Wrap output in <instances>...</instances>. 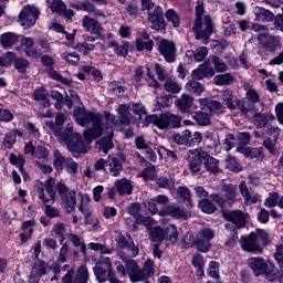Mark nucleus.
<instances>
[{"instance_id":"nucleus-56","label":"nucleus","mask_w":283,"mask_h":283,"mask_svg":"<svg viewBox=\"0 0 283 283\" xmlns=\"http://www.w3.org/2000/svg\"><path fill=\"white\" fill-rule=\"evenodd\" d=\"M165 18L168 23H171L172 28H180V14L176 12L174 9H168L165 12Z\"/></svg>"},{"instance_id":"nucleus-34","label":"nucleus","mask_w":283,"mask_h":283,"mask_svg":"<svg viewBox=\"0 0 283 283\" xmlns=\"http://www.w3.org/2000/svg\"><path fill=\"white\" fill-rule=\"evenodd\" d=\"M21 45L24 48V53L31 59H39L41 52L34 48V39L22 38Z\"/></svg>"},{"instance_id":"nucleus-3","label":"nucleus","mask_w":283,"mask_h":283,"mask_svg":"<svg viewBox=\"0 0 283 283\" xmlns=\"http://www.w3.org/2000/svg\"><path fill=\"white\" fill-rule=\"evenodd\" d=\"M56 192L66 213H74L76 211V190L71 189L63 181H59Z\"/></svg>"},{"instance_id":"nucleus-18","label":"nucleus","mask_w":283,"mask_h":283,"mask_svg":"<svg viewBox=\"0 0 283 283\" xmlns=\"http://www.w3.org/2000/svg\"><path fill=\"white\" fill-rule=\"evenodd\" d=\"M38 198L44 205V216H46V218H61V210L50 205L52 200L43 193V186H39L38 188Z\"/></svg>"},{"instance_id":"nucleus-19","label":"nucleus","mask_w":283,"mask_h":283,"mask_svg":"<svg viewBox=\"0 0 283 283\" xmlns=\"http://www.w3.org/2000/svg\"><path fill=\"white\" fill-rule=\"evenodd\" d=\"M117 247L119 249H126L127 251H130L132 258H136L140 251L138 247L134 243V239L130 234L123 235V233H119L116 239Z\"/></svg>"},{"instance_id":"nucleus-45","label":"nucleus","mask_w":283,"mask_h":283,"mask_svg":"<svg viewBox=\"0 0 283 283\" xmlns=\"http://www.w3.org/2000/svg\"><path fill=\"white\" fill-rule=\"evenodd\" d=\"M214 85H233L235 83V76L231 73L219 74L213 77Z\"/></svg>"},{"instance_id":"nucleus-57","label":"nucleus","mask_w":283,"mask_h":283,"mask_svg":"<svg viewBox=\"0 0 283 283\" xmlns=\"http://www.w3.org/2000/svg\"><path fill=\"white\" fill-rule=\"evenodd\" d=\"M114 138V135L106 134V137L101 139L98 142L99 149L103 154H107L109 149H114V142L112 139Z\"/></svg>"},{"instance_id":"nucleus-1","label":"nucleus","mask_w":283,"mask_h":283,"mask_svg":"<svg viewBox=\"0 0 283 283\" xmlns=\"http://www.w3.org/2000/svg\"><path fill=\"white\" fill-rule=\"evenodd\" d=\"M75 120L81 127H87V129L84 130V138L86 140H96V138H101L103 134L114 136L116 116L111 113H106V128L103 127V116L98 113L78 111L75 115Z\"/></svg>"},{"instance_id":"nucleus-61","label":"nucleus","mask_w":283,"mask_h":283,"mask_svg":"<svg viewBox=\"0 0 283 283\" xmlns=\"http://www.w3.org/2000/svg\"><path fill=\"white\" fill-rule=\"evenodd\" d=\"M226 167L229 169V171H233L234 174L242 171V165H240L234 157H227Z\"/></svg>"},{"instance_id":"nucleus-44","label":"nucleus","mask_w":283,"mask_h":283,"mask_svg":"<svg viewBox=\"0 0 283 283\" xmlns=\"http://www.w3.org/2000/svg\"><path fill=\"white\" fill-rule=\"evenodd\" d=\"M186 90H188V92L193 96H200V94L205 92V86L200 84V82H197L196 78L192 77V80L186 83Z\"/></svg>"},{"instance_id":"nucleus-6","label":"nucleus","mask_w":283,"mask_h":283,"mask_svg":"<svg viewBox=\"0 0 283 283\" xmlns=\"http://www.w3.org/2000/svg\"><path fill=\"white\" fill-rule=\"evenodd\" d=\"M172 143L176 145H185V147H196L202 143V133L195 132L191 134V130L186 129L181 134H175L172 136Z\"/></svg>"},{"instance_id":"nucleus-41","label":"nucleus","mask_w":283,"mask_h":283,"mask_svg":"<svg viewBox=\"0 0 283 283\" xmlns=\"http://www.w3.org/2000/svg\"><path fill=\"white\" fill-rule=\"evenodd\" d=\"M221 101L228 109H235V93L231 90H226L221 94Z\"/></svg>"},{"instance_id":"nucleus-12","label":"nucleus","mask_w":283,"mask_h":283,"mask_svg":"<svg viewBox=\"0 0 283 283\" xmlns=\"http://www.w3.org/2000/svg\"><path fill=\"white\" fill-rule=\"evenodd\" d=\"M148 23H150L151 30L165 32L167 24L165 23L164 12L160 6H156L154 11L148 12Z\"/></svg>"},{"instance_id":"nucleus-43","label":"nucleus","mask_w":283,"mask_h":283,"mask_svg":"<svg viewBox=\"0 0 283 283\" xmlns=\"http://www.w3.org/2000/svg\"><path fill=\"white\" fill-rule=\"evenodd\" d=\"M67 157L63 156V153L59 149L53 150V167L56 171H63V166L67 161Z\"/></svg>"},{"instance_id":"nucleus-25","label":"nucleus","mask_w":283,"mask_h":283,"mask_svg":"<svg viewBox=\"0 0 283 283\" xmlns=\"http://www.w3.org/2000/svg\"><path fill=\"white\" fill-rule=\"evenodd\" d=\"M176 107H178L181 114H193L191 107H193V97L188 94H182L179 98L175 101Z\"/></svg>"},{"instance_id":"nucleus-64","label":"nucleus","mask_w":283,"mask_h":283,"mask_svg":"<svg viewBox=\"0 0 283 283\" xmlns=\"http://www.w3.org/2000/svg\"><path fill=\"white\" fill-rule=\"evenodd\" d=\"M199 208L203 213H216V203L209 199H202L201 202H199Z\"/></svg>"},{"instance_id":"nucleus-10","label":"nucleus","mask_w":283,"mask_h":283,"mask_svg":"<svg viewBox=\"0 0 283 283\" xmlns=\"http://www.w3.org/2000/svg\"><path fill=\"white\" fill-rule=\"evenodd\" d=\"M249 266L254 272V275L258 277L259 275H265L270 282H273L275 280V273L271 272L269 273V264L264 262V259L261 256L258 258H251L249 260Z\"/></svg>"},{"instance_id":"nucleus-58","label":"nucleus","mask_w":283,"mask_h":283,"mask_svg":"<svg viewBox=\"0 0 283 283\" xmlns=\"http://www.w3.org/2000/svg\"><path fill=\"white\" fill-rule=\"evenodd\" d=\"M276 145L277 139L268 137L263 140V147H265V149L269 151V154H271V156H277L280 154L277 147H275Z\"/></svg>"},{"instance_id":"nucleus-29","label":"nucleus","mask_w":283,"mask_h":283,"mask_svg":"<svg viewBox=\"0 0 283 283\" xmlns=\"http://www.w3.org/2000/svg\"><path fill=\"white\" fill-rule=\"evenodd\" d=\"M115 190L120 196H132L134 191V186L132 181L127 178L117 179L114 184Z\"/></svg>"},{"instance_id":"nucleus-54","label":"nucleus","mask_w":283,"mask_h":283,"mask_svg":"<svg viewBox=\"0 0 283 283\" xmlns=\"http://www.w3.org/2000/svg\"><path fill=\"white\" fill-rule=\"evenodd\" d=\"M92 199L87 195H81V205L78 207V211L83 213V216H90L92 213Z\"/></svg>"},{"instance_id":"nucleus-20","label":"nucleus","mask_w":283,"mask_h":283,"mask_svg":"<svg viewBox=\"0 0 283 283\" xmlns=\"http://www.w3.org/2000/svg\"><path fill=\"white\" fill-rule=\"evenodd\" d=\"M39 187H42L43 189V193L49 195V200H51L52 205H54V201L56 200V190H54V187L56 189V180L54 179V177H49L44 184L43 182H38L35 186L36 189V193H39Z\"/></svg>"},{"instance_id":"nucleus-37","label":"nucleus","mask_w":283,"mask_h":283,"mask_svg":"<svg viewBox=\"0 0 283 283\" xmlns=\"http://www.w3.org/2000/svg\"><path fill=\"white\" fill-rule=\"evenodd\" d=\"M117 114L119 116V122L122 125H132L134 115H132V109L128 105H119Z\"/></svg>"},{"instance_id":"nucleus-14","label":"nucleus","mask_w":283,"mask_h":283,"mask_svg":"<svg viewBox=\"0 0 283 283\" xmlns=\"http://www.w3.org/2000/svg\"><path fill=\"white\" fill-rule=\"evenodd\" d=\"M119 258L126 266V273L129 276L130 282H140V276L143 274H140V265L138 264V261L127 258L124 254H119Z\"/></svg>"},{"instance_id":"nucleus-22","label":"nucleus","mask_w":283,"mask_h":283,"mask_svg":"<svg viewBox=\"0 0 283 283\" xmlns=\"http://www.w3.org/2000/svg\"><path fill=\"white\" fill-rule=\"evenodd\" d=\"M49 8L52 12H55L60 17H65L67 20H72V17H74V10L67 9V6L63 3V0L51 1Z\"/></svg>"},{"instance_id":"nucleus-21","label":"nucleus","mask_w":283,"mask_h":283,"mask_svg":"<svg viewBox=\"0 0 283 283\" xmlns=\"http://www.w3.org/2000/svg\"><path fill=\"white\" fill-rule=\"evenodd\" d=\"M191 76L197 81H202L203 78H213V66H210L209 62L206 61L192 71Z\"/></svg>"},{"instance_id":"nucleus-53","label":"nucleus","mask_w":283,"mask_h":283,"mask_svg":"<svg viewBox=\"0 0 283 283\" xmlns=\"http://www.w3.org/2000/svg\"><path fill=\"white\" fill-rule=\"evenodd\" d=\"M193 120H196V123H198L201 127H207V125L211 123V116L205 111H199L195 112Z\"/></svg>"},{"instance_id":"nucleus-4","label":"nucleus","mask_w":283,"mask_h":283,"mask_svg":"<svg viewBox=\"0 0 283 283\" xmlns=\"http://www.w3.org/2000/svg\"><path fill=\"white\" fill-rule=\"evenodd\" d=\"M182 118L175 114H161L159 117H146V123H154L158 129H178Z\"/></svg>"},{"instance_id":"nucleus-51","label":"nucleus","mask_w":283,"mask_h":283,"mask_svg":"<svg viewBox=\"0 0 283 283\" xmlns=\"http://www.w3.org/2000/svg\"><path fill=\"white\" fill-rule=\"evenodd\" d=\"M245 91V98L250 105H255L256 103H260V93L255 91V88L251 87L250 85L244 86Z\"/></svg>"},{"instance_id":"nucleus-5","label":"nucleus","mask_w":283,"mask_h":283,"mask_svg":"<svg viewBox=\"0 0 283 283\" xmlns=\"http://www.w3.org/2000/svg\"><path fill=\"white\" fill-rule=\"evenodd\" d=\"M170 240L172 244L178 241V230L176 226L168 224L164 230L160 227H155L150 231V240L153 242H163V240Z\"/></svg>"},{"instance_id":"nucleus-59","label":"nucleus","mask_w":283,"mask_h":283,"mask_svg":"<svg viewBox=\"0 0 283 283\" xmlns=\"http://www.w3.org/2000/svg\"><path fill=\"white\" fill-rule=\"evenodd\" d=\"M34 158L40 160V163H46L48 158H50V150H48L44 146H38L34 151Z\"/></svg>"},{"instance_id":"nucleus-2","label":"nucleus","mask_w":283,"mask_h":283,"mask_svg":"<svg viewBox=\"0 0 283 283\" xmlns=\"http://www.w3.org/2000/svg\"><path fill=\"white\" fill-rule=\"evenodd\" d=\"M195 23L192 30L195 32V39H202L203 45L209 43V38L213 34V20L211 15H205V3L198 1L195 7Z\"/></svg>"},{"instance_id":"nucleus-7","label":"nucleus","mask_w":283,"mask_h":283,"mask_svg":"<svg viewBox=\"0 0 283 283\" xmlns=\"http://www.w3.org/2000/svg\"><path fill=\"white\" fill-rule=\"evenodd\" d=\"M222 196L220 195H213L212 200L213 202H217L219 207H224V202H228L229 205H233L235 200H238V186L235 185H226L222 188Z\"/></svg>"},{"instance_id":"nucleus-28","label":"nucleus","mask_w":283,"mask_h":283,"mask_svg":"<svg viewBox=\"0 0 283 283\" xmlns=\"http://www.w3.org/2000/svg\"><path fill=\"white\" fill-rule=\"evenodd\" d=\"M70 151H75L76 154H87V146L83 142L81 134H74L71 136L69 144H66Z\"/></svg>"},{"instance_id":"nucleus-46","label":"nucleus","mask_w":283,"mask_h":283,"mask_svg":"<svg viewBox=\"0 0 283 283\" xmlns=\"http://www.w3.org/2000/svg\"><path fill=\"white\" fill-rule=\"evenodd\" d=\"M159 189H168V191H176V180L174 178L159 177L156 182Z\"/></svg>"},{"instance_id":"nucleus-38","label":"nucleus","mask_w":283,"mask_h":283,"mask_svg":"<svg viewBox=\"0 0 283 283\" xmlns=\"http://www.w3.org/2000/svg\"><path fill=\"white\" fill-rule=\"evenodd\" d=\"M239 191L243 198V200L247 202V205H255L258 203V195H251V191H249V187L247 186V182L241 181L239 185Z\"/></svg>"},{"instance_id":"nucleus-24","label":"nucleus","mask_w":283,"mask_h":283,"mask_svg":"<svg viewBox=\"0 0 283 283\" xmlns=\"http://www.w3.org/2000/svg\"><path fill=\"white\" fill-rule=\"evenodd\" d=\"M237 151L245 156V158H251V160H264V148H249L245 146H238Z\"/></svg>"},{"instance_id":"nucleus-62","label":"nucleus","mask_w":283,"mask_h":283,"mask_svg":"<svg viewBox=\"0 0 283 283\" xmlns=\"http://www.w3.org/2000/svg\"><path fill=\"white\" fill-rule=\"evenodd\" d=\"M254 233L256 235V240H261L263 247H269V244L273 242V239H271V235L269 232H266V230L256 229Z\"/></svg>"},{"instance_id":"nucleus-40","label":"nucleus","mask_w":283,"mask_h":283,"mask_svg":"<svg viewBox=\"0 0 283 283\" xmlns=\"http://www.w3.org/2000/svg\"><path fill=\"white\" fill-rule=\"evenodd\" d=\"M69 240L75 249H80V253L84 255V258H87V244H85V241H83V238L78 237V234L70 233Z\"/></svg>"},{"instance_id":"nucleus-30","label":"nucleus","mask_w":283,"mask_h":283,"mask_svg":"<svg viewBox=\"0 0 283 283\" xmlns=\"http://www.w3.org/2000/svg\"><path fill=\"white\" fill-rule=\"evenodd\" d=\"M273 120L275 117L269 113H255L252 117V123L258 129H264Z\"/></svg>"},{"instance_id":"nucleus-17","label":"nucleus","mask_w":283,"mask_h":283,"mask_svg":"<svg viewBox=\"0 0 283 283\" xmlns=\"http://www.w3.org/2000/svg\"><path fill=\"white\" fill-rule=\"evenodd\" d=\"M159 216H170L171 218H176V220H187L191 214L189 211L180 208L178 203H172L159 210Z\"/></svg>"},{"instance_id":"nucleus-42","label":"nucleus","mask_w":283,"mask_h":283,"mask_svg":"<svg viewBox=\"0 0 283 283\" xmlns=\"http://www.w3.org/2000/svg\"><path fill=\"white\" fill-rule=\"evenodd\" d=\"M203 167L209 174H218L220 171V161L207 153V157L205 158Z\"/></svg>"},{"instance_id":"nucleus-52","label":"nucleus","mask_w":283,"mask_h":283,"mask_svg":"<svg viewBox=\"0 0 283 283\" xmlns=\"http://www.w3.org/2000/svg\"><path fill=\"white\" fill-rule=\"evenodd\" d=\"M135 48L137 52H151L154 50V40H135Z\"/></svg>"},{"instance_id":"nucleus-35","label":"nucleus","mask_w":283,"mask_h":283,"mask_svg":"<svg viewBox=\"0 0 283 283\" xmlns=\"http://www.w3.org/2000/svg\"><path fill=\"white\" fill-rule=\"evenodd\" d=\"M19 43V35L14 32H7L0 35V44L4 50H10Z\"/></svg>"},{"instance_id":"nucleus-27","label":"nucleus","mask_w":283,"mask_h":283,"mask_svg":"<svg viewBox=\"0 0 283 283\" xmlns=\"http://www.w3.org/2000/svg\"><path fill=\"white\" fill-rule=\"evenodd\" d=\"M106 171L114 178H118L120 171H123V161H120V158L108 156L106 159Z\"/></svg>"},{"instance_id":"nucleus-26","label":"nucleus","mask_w":283,"mask_h":283,"mask_svg":"<svg viewBox=\"0 0 283 283\" xmlns=\"http://www.w3.org/2000/svg\"><path fill=\"white\" fill-rule=\"evenodd\" d=\"M199 107L202 112L210 111V114H222V104L218 101L209 99V98H199L198 99Z\"/></svg>"},{"instance_id":"nucleus-23","label":"nucleus","mask_w":283,"mask_h":283,"mask_svg":"<svg viewBox=\"0 0 283 283\" xmlns=\"http://www.w3.org/2000/svg\"><path fill=\"white\" fill-rule=\"evenodd\" d=\"M82 28L86 30V32H91V34L101 35L105 32V29L101 25L96 19L91 18L90 15H84L82 19Z\"/></svg>"},{"instance_id":"nucleus-47","label":"nucleus","mask_w":283,"mask_h":283,"mask_svg":"<svg viewBox=\"0 0 283 283\" xmlns=\"http://www.w3.org/2000/svg\"><path fill=\"white\" fill-rule=\"evenodd\" d=\"M177 193L180 200H182V202H185L187 207H193V201L191 200V190H189L187 186H179L177 189Z\"/></svg>"},{"instance_id":"nucleus-9","label":"nucleus","mask_w":283,"mask_h":283,"mask_svg":"<svg viewBox=\"0 0 283 283\" xmlns=\"http://www.w3.org/2000/svg\"><path fill=\"white\" fill-rule=\"evenodd\" d=\"M239 244L243 251H247V253L262 254L264 252L262 245L258 243V235H255V232H251L249 235H242Z\"/></svg>"},{"instance_id":"nucleus-63","label":"nucleus","mask_w":283,"mask_h":283,"mask_svg":"<svg viewBox=\"0 0 283 283\" xmlns=\"http://www.w3.org/2000/svg\"><path fill=\"white\" fill-rule=\"evenodd\" d=\"M94 275L99 283H105L107 280H109V276L107 274V270L101 268V265H96L93 268Z\"/></svg>"},{"instance_id":"nucleus-39","label":"nucleus","mask_w":283,"mask_h":283,"mask_svg":"<svg viewBox=\"0 0 283 283\" xmlns=\"http://www.w3.org/2000/svg\"><path fill=\"white\" fill-rule=\"evenodd\" d=\"M33 101H36L43 107H50V99L48 98V90L45 87L36 88L32 94Z\"/></svg>"},{"instance_id":"nucleus-48","label":"nucleus","mask_w":283,"mask_h":283,"mask_svg":"<svg viewBox=\"0 0 283 283\" xmlns=\"http://www.w3.org/2000/svg\"><path fill=\"white\" fill-rule=\"evenodd\" d=\"M46 125L54 129V136H56L60 143H66L69 145L70 140L72 139V135L67 130H59L54 128V122H49Z\"/></svg>"},{"instance_id":"nucleus-32","label":"nucleus","mask_w":283,"mask_h":283,"mask_svg":"<svg viewBox=\"0 0 283 283\" xmlns=\"http://www.w3.org/2000/svg\"><path fill=\"white\" fill-rule=\"evenodd\" d=\"M207 61L209 63V66H212L214 75L216 72L218 74H224V72H228L229 70V66L227 65V63H224V60L220 59V56L218 55H210Z\"/></svg>"},{"instance_id":"nucleus-36","label":"nucleus","mask_w":283,"mask_h":283,"mask_svg":"<svg viewBox=\"0 0 283 283\" xmlns=\"http://www.w3.org/2000/svg\"><path fill=\"white\" fill-rule=\"evenodd\" d=\"M154 273H156V270L154 269V261L148 259L146 260V262L144 263L143 269H139V282H145V283H149V277H151V275H154Z\"/></svg>"},{"instance_id":"nucleus-49","label":"nucleus","mask_w":283,"mask_h":283,"mask_svg":"<svg viewBox=\"0 0 283 283\" xmlns=\"http://www.w3.org/2000/svg\"><path fill=\"white\" fill-rule=\"evenodd\" d=\"M164 90L169 94H180L182 86H180V84H178L176 80L168 77L167 80H165Z\"/></svg>"},{"instance_id":"nucleus-11","label":"nucleus","mask_w":283,"mask_h":283,"mask_svg":"<svg viewBox=\"0 0 283 283\" xmlns=\"http://www.w3.org/2000/svg\"><path fill=\"white\" fill-rule=\"evenodd\" d=\"M224 220L228 222H232L234 224L237 231L238 229H244L247 227L250 216L247 212H243L242 210H231L229 212H226L223 214Z\"/></svg>"},{"instance_id":"nucleus-8","label":"nucleus","mask_w":283,"mask_h":283,"mask_svg":"<svg viewBox=\"0 0 283 283\" xmlns=\"http://www.w3.org/2000/svg\"><path fill=\"white\" fill-rule=\"evenodd\" d=\"M90 282V271L85 265H81L76 272L74 269L67 270L62 277V283H87Z\"/></svg>"},{"instance_id":"nucleus-15","label":"nucleus","mask_w":283,"mask_h":283,"mask_svg":"<svg viewBox=\"0 0 283 283\" xmlns=\"http://www.w3.org/2000/svg\"><path fill=\"white\" fill-rule=\"evenodd\" d=\"M158 52L164 56L166 63H176V44L169 40H160L158 43Z\"/></svg>"},{"instance_id":"nucleus-55","label":"nucleus","mask_w":283,"mask_h":283,"mask_svg":"<svg viewBox=\"0 0 283 283\" xmlns=\"http://www.w3.org/2000/svg\"><path fill=\"white\" fill-rule=\"evenodd\" d=\"M195 244L197 247V251H200L201 253H209V251H211V241H209V239L197 235Z\"/></svg>"},{"instance_id":"nucleus-16","label":"nucleus","mask_w":283,"mask_h":283,"mask_svg":"<svg viewBox=\"0 0 283 283\" xmlns=\"http://www.w3.org/2000/svg\"><path fill=\"white\" fill-rule=\"evenodd\" d=\"M188 158L191 174H198L202 169V161L207 158V151L191 149L188 151Z\"/></svg>"},{"instance_id":"nucleus-33","label":"nucleus","mask_w":283,"mask_h":283,"mask_svg":"<svg viewBox=\"0 0 283 283\" xmlns=\"http://www.w3.org/2000/svg\"><path fill=\"white\" fill-rule=\"evenodd\" d=\"M254 15V21H258L259 23H271V21L275 19V14L271 10L262 7H255Z\"/></svg>"},{"instance_id":"nucleus-50","label":"nucleus","mask_w":283,"mask_h":283,"mask_svg":"<svg viewBox=\"0 0 283 283\" xmlns=\"http://www.w3.org/2000/svg\"><path fill=\"white\" fill-rule=\"evenodd\" d=\"M67 229L65 228V224L62 222H56L52 228V233L57 238L60 244H63L65 242V231Z\"/></svg>"},{"instance_id":"nucleus-31","label":"nucleus","mask_w":283,"mask_h":283,"mask_svg":"<svg viewBox=\"0 0 283 283\" xmlns=\"http://www.w3.org/2000/svg\"><path fill=\"white\" fill-rule=\"evenodd\" d=\"M50 266L44 261L38 260L34 262L31 270V280H41L43 275H48Z\"/></svg>"},{"instance_id":"nucleus-13","label":"nucleus","mask_w":283,"mask_h":283,"mask_svg":"<svg viewBox=\"0 0 283 283\" xmlns=\"http://www.w3.org/2000/svg\"><path fill=\"white\" fill-rule=\"evenodd\" d=\"M41 12L36 7L28 6L22 9L19 14V21L24 28H32L36 23Z\"/></svg>"},{"instance_id":"nucleus-60","label":"nucleus","mask_w":283,"mask_h":283,"mask_svg":"<svg viewBox=\"0 0 283 283\" xmlns=\"http://www.w3.org/2000/svg\"><path fill=\"white\" fill-rule=\"evenodd\" d=\"M140 177L144 178V180H154V178H156V167L147 163V167L142 170Z\"/></svg>"}]
</instances>
